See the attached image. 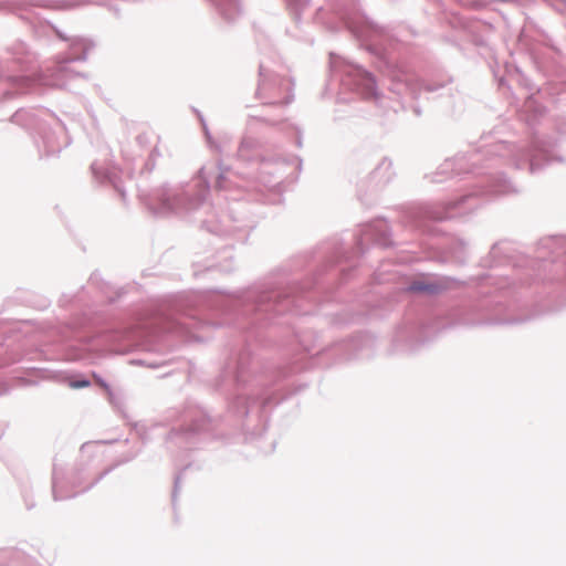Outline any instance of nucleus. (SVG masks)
<instances>
[{"mask_svg": "<svg viewBox=\"0 0 566 566\" xmlns=\"http://www.w3.org/2000/svg\"><path fill=\"white\" fill-rule=\"evenodd\" d=\"M88 385H90V382L87 380H83V381L74 382L73 387L81 388V387H87Z\"/></svg>", "mask_w": 566, "mask_h": 566, "instance_id": "1", "label": "nucleus"}]
</instances>
